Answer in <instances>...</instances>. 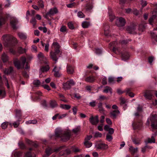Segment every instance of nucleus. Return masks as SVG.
Returning a JSON list of instances; mask_svg holds the SVG:
<instances>
[{
	"label": "nucleus",
	"instance_id": "obj_1",
	"mask_svg": "<svg viewBox=\"0 0 157 157\" xmlns=\"http://www.w3.org/2000/svg\"><path fill=\"white\" fill-rule=\"evenodd\" d=\"M2 38L6 47L13 46L17 43L16 38L10 35H5L2 36Z\"/></svg>",
	"mask_w": 157,
	"mask_h": 157
},
{
	"label": "nucleus",
	"instance_id": "obj_2",
	"mask_svg": "<svg viewBox=\"0 0 157 157\" xmlns=\"http://www.w3.org/2000/svg\"><path fill=\"white\" fill-rule=\"evenodd\" d=\"M56 136L60 137L63 141H66L68 140L71 136L70 132L67 131H63L60 129H56L55 132Z\"/></svg>",
	"mask_w": 157,
	"mask_h": 157
},
{
	"label": "nucleus",
	"instance_id": "obj_3",
	"mask_svg": "<svg viewBox=\"0 0 157 157\" xmlns=\"http://www.w3.org/2000/svg\"><path fill=\"white\" fill-rule=\"evenodd\" d=\"M21 63L20 60L17 59H15L14 60L13 62L14 66L17 69H20L24 67V65L26 61V58L24 57H22L21 59Z\"/></svg>",
	"mask_w": 157,
	"mask_h": 157
},
{
	"label": "nucleus",
	"instance_id": "obj_4",
	"mask_svg": "<svg viewBox=\"0 0 157 157\" xmlns=\"http://www.w3.org/2000/svg\"><path fill=\"white\" fill-rule=\"evenodd\" d=\"M150 121L151 122V127L155 129H157V115H151L148 119L147 121Z\"/></svg>",
	"mask_w": 157,
	"mask_h": 157
},
{
	"label": "nucleus",
	"instance_id": "obj_5",
	"mask_svg": "<svg viewBox=\"0 0 157 157\" xmlns=\"http://www.w3.org/2000/svg\"><path fill=\"white\" fill-rule=\"evenodd\" d=\"M75 82L72 79H70L62 84L63 88L65 90H69L71 86H74Z\"/></svg>",
	"mask_w": 157,
	"mask_h": 157
},
{
	"label": "nucleus",
	"instance_id": "obj_6",
	"mask_svg": "<svg viewBox=\"0 0 157 157\" xmlns=\"http://www.w3.org/2000/svg\"><path fill=\"white\" fill-rule=\"evenodd\" d=\"M127 42L125 40H123L121 41L120 42L118 43L116 41H114L110 43V44L111 46H113V52H115L116 50H118V49L117 46H122L123 45L126 44L127 43Z\"/></svg>",
	"mask_w": 157,
	"mask_h": 157
},
{
	"label": "nucleus",
	"instance_id": "obj_7",
	"mask_svg": "<svg viewBox=\"0 0 157 157\" xmlns=\"http://www.w3.org/2000/svg\"><path fill=\"white\" fill-rule=\"evenodd\" d=\"M58 10L56 7L52 8L50 9L48 12L46 13L45 17L47 19H48V16L51 17L52 16H53L58 13Z\"/></svg>",
	"mask_w": 157,
	"mask_h": 157
},
{
	"label": "nucleus",
	"instance_id": "obj_8",
	"mask_svg": "<svg viewBox=\"0 0 157 157\" xmlns=\"http://www.w3.org/2000/svg\"><path fill=\"white\" fill-rule=\"evenodd\" d=\"M60 52L59 49H55L54 52H51L50 55L51 58L56 63L58 59L57 57V55Z\"/></svg>",
	"mask_w": 157,
	"mask_h": 157
},
{
	"label": "nucleus",
	"instance_id": "obj_9",
	"mask_svg": "<svg viewBox=\"0 0 157 157\" xmlns=\"http://www.w3.org/2000/svg\"><path fill=\"white\" fill-rule=\"evenodd\" d=\"M17 20L15 17H12L10 20V24L12 27L14 29H17L16 25L18 23Z\"/></svg>",
	"mask_w": 157,
	"mask_h": 157
},
{
	"label": "nucleus",
	"instance_id": "obj_10",
	"mask_svg": "<svg viewBox=\"0 0 157 157\" xmlns=\"http://www.w3.org/2000/svg\"><path fill=\"white\" fill-rule=\"evenodd\" d=\"M126 23V21L124 18L120 17L117 19L116 22V24L119 27L124 26Z\"/></svg>",
	"mask_w": 157,
	"mask_h": 157
},
{
	"label": "nucleus",
	"instance_id": "obj_11",
	"mask_svg": "<svg viewBox=\"0 0 157 157\" xmlns=\"http://www.w3.org/2000/svg\"><path fill=\"white\" fill-rule=\"evenodd\" d=\"M89 121L92 124L96 125L99 121L98 116L96 115L94 117L91 116L89 118Z\"/></svg>",
	"mask_w": 157,
	"mask_h": 157
},
{
	"label": "nucleus",
	"instance_id": "obj_12",
	"mask_svg": "<svg viewBox=\"0 0 157 157\" xmlns=\"http://www.w3.org/2000/svg\"><path fill=\"white\" fill-rule=\"evenodd\" d=\"M95 147L98 149L105 150L108 148V146L107 144L104 143H100L96 144L95 145Z\"/></svg>",
	"mask_w": 157,
	"mask_h": 157
},
{
	"label": "nucleus",
	"instance_id": "obj_13",
	"mask_svg": "<svg viewBox=\"0 0 157 157\" xmlns=\"http://www.w3.org/2000/svg\"><path fill=\"white\" fill-rule=\"evenodd\" d=\"M153 94V91L147 90L145 92L144 96L146 98L149 100H151Z\"/></svg>",
	"mask_w": 157,
	"mask_h": 157
},
{
	"label": "nucleus",
	"instance_id": "obj_14",
	"mask_svg": "<svg viewBox=\"0 0 157 157\" xmlns=\"http://www.w3.org/2000/svg\"><path fill=\"white\" fill-rule=\"evenodd\" d=\"M37 57L39 59L43 62V63H47L46 58L45 57L43 54L41 52H40L37 55Z\"/></svg>",
	"mask_w": 157,
	"mask_h": 157
},
{
	"label": "nucleus",
	"instance_id": "obj_15",
	"mask_svg": "<svg viewBox=\"0 0 157 157\" xmlns=\"http://www.w3.org/2000/svg\"><path fill=\"white\" fill-rule=\"evenodd\" d=\"M136 25H134L132 26H128L127 28V31L128 33L131 34H135L136 33Z\"/></svg>",
	"mask_w": 157,
	"mask_h": 157
},
{
	"label": "nucleus",
	"instance_id": "obj_16",
	"mask_svg": "<svg viewBox=\"0 0 157 157\" xmlns=\"http://www.w3.org/2000/svg\"><path fill=\"white\" fill-rule=\"evenodd\" d=\"M60 69L61 68L60 67L59 69L56 66L53 69V71L54 72V75L55 77H59L61 76V75L59 72V71Z\"/></svg>",
	"mask_w": 157,
	"mask_h": 157
},
{
	"label": "nucleus",
	"instance_id": "obj_17",
	"mask_svg": "<svg viewBox=\"0 0 157 157\" xmlns=\"http://www.w3.org/2000/svg\"><path fill=\"white\" fill-rule=\"evenodd\" d=\"M54 151L51 148H47L46 150V155L43 156V157L48 156Z\"/></svg>",
	"mask_w": 157,
	"mask_h": 157
},
{
	"label": "nucleus",
	"instance_id": "obj_18",
	"mask_svg": "<svg viewBox=\"0 0 157 157\" xmlns=\"http://www.w3.org/2000/svg\"><path fill=\"white\" fill-rule=\"evenodd\" d=\"M129 150L132 155H134L135 153L138 151V148L137 147L135 148L132 146H130L129 148Z\"/></svg>",
	"mask_w": 157,
	"mask_h": 157
},
{
	"label": "nucleus",
	"instance_id": "obj_19",
	"mask_svg": "<svg viewBox=\"0 0 157 157\" xmlns=\"http://www.w3.org/2000/svg\"><path fill=\"white\" fill-rule=\"evenodd\" d=\"M94 80L95 78L94 77L91 76L87 77L85 79V80L86 82L90 83H92L94 81Z\"/></svg>",
	"mask_w": 157,
	"mask_h": 157
},
{
	"label": "nucleus",
	"instance_id": "obj_20",
	"mask_svg": "<svg viewBox=\"0 0 157 157\" xmlns=\"http://www.w3.org/2000/svg\"><path fill=\"white\" fill-rule=\"evenodd\" d=\"M120 113V112L118 110H116L110 112L111 116L113 118L116 117L117 115Z\"/></svg>",
	"mask_w": 157,
	"mask_h": 157
},
{
	"label": "nucleus",
	"instance_id": "obj_21",
	"mask_svg": "<svg viewBox=\"0 0 157 157\" xmlns=\"http://www.w3.org/2000/svg\"><path fill=\"white\" fill-rule=\"evenodd\" d=\"M67 72L69 74H72L74 72L73 67L70 65L67 66Z\"/></svg>",
	"mask_w": 157,
	"mask_h": 157
},
{
	"label": "nucleus",
	"instance_id": "obj_22",
	"mask_svg": "<svg viewBox=\"0 0 157 157\" xmlns=\"http://www.w3.org/2000/svg\"><path fill=\"white\" fill-rule=\"evenodd\" d=\"M49 69V67L48 65L43 67L40 69V74H41L42 72L47 71Z\"/></svg>",
	"mask_w": 157,
	"mask_h": 157
},
{
	"label": "nucleus",
	"instance_id": "obj_23",
	"mask_svg": "<svg viewBox=\"0 0 157 157\" xmlns=\"http://www.w3.org/2000/svg\"><path fill=\"white\" fill-rule=\"evenodd\" d=\"M13 70V68L12 67H10L9 68H6L3 71L5 74H9L11 73Z\"/></svg>",
	"mask_w": 157,
	"mask_h": 157
},
{
	"label": "nucleus",
	"instance_id": "obj_24",
	"mask_svg": "<svg viewBox=\"0 0 157 157\" xmlns=\"http://www.w3.org/2000/svg\"><path fill=\"white\" fill-rule=\"evenodd\" d=\"M109 26L108 25H106L104 26V31L105 35L107 36L109 33Z\"/></svg>",
	"mask_w": 157,
	"mask_h": 157
},
{
	"label": "nucleus",
	"instance_id": "obj_25",
	"mask_svg": "<svg viewBox=\"0 0 157 157\" xmlns=\"http://www.w3.org/2000/svg\"><path fill=\"white\" fill-rule=\"evenodd\" d=\"M136 110L137 112L135 113V115L136 116H139L140 115V113L142 112V107L139 105Z\"/></svg>",
	"mask_w": 157,
	"mask_h": 157
},
{
	"label": "nucleus",
	"instance_id": "obj_26",
	"mask_svg": "<svg viewBox=\"0 0 157 157\" xmlns=\"http://www.w3.org/2000/svg\"><path fill=\"white\" fill-rule=\"evenodd\" d=\"M2 59L3 62H6L8 61V57L5 53H3L2 56Z\"/></svg>",
	"mask_w": 157,
	"mask_h": 157
},
{
	"label": "nucleus",
	"instance_id": "obj_27",
	"mask_svg": "<svg viewBox=\"0 0 157 157\" xmlns=\"http://www.w3.org/2000/svg\"><path fill=\"white\" fill-rule=\"evenodd\" d=\"M109 14L110 21H112L114 19L115 16L111 10H109Z\"/></svg>",
	"mask_w": 157,
	"mask_h": 157
},
{
	"label": "nucleus",
	"instance_id": "obj_28",
	"mask_svg": "<svg viewBox=\"0 0 157 157\" xmlns=\"http://www.w3.org/2000/svg\"><path fill=\"white\" fill-rule=\"evenodd\" d=\"M109 92L110 94L112 93V89L111 88L108 86H106L105 89L103 90V92L105 93H108Z\"/></svg>",
	"mask_w": 157,
	"mask_h": 157
},
{
	"label": "nucleus",
	"instance_id": "obj_29",
	"mask_svg": "<svg viewBox=\"0 0 157 157\" xmlns=\"http://www.w3.org/2000/svg\"><path fill=\"white\" fill-rule=\"evenodd\" d=\"M6 92L4 88L0 89V98H2L5 97Z\"/></svg>",
	"mask_w": 157,
	"mask_h": 157
},
{
	"label": "nucleus",
	"instance_id": "obj_30",
	"mask_svg": "<svg viewBox=\"0 0 157 157\" xmlns=\"http://www.w3.org/2000/svg\"><path fill=\"white\" fill-rule=\"evenodd\" d=\"M58 95L59 97L60 100L65 103L68 102V101L65 99V97L63 94L59 93L58 94Z\"/></svg>",
	"mask_w": 157,
	"mask_h": 157
},
{
	"label": "nucleus",
	"instance_id": "obj_31",
	"mask_svg": "<svg viewBox=\"0 0 157 157\" xmlns=\"http://www.w3.org/2000/svg\"><path fill=\"white\" fill-rule=\"evenodd\" d=\"M90 23L88 21H85L82 23V26L84 28H88L90 25Z\"/></svg>",
	"mask_w": 157,
	"mask_h": 157
},
{
	"label": "nucleus",
	"instance_id": "obj_32",
	"mask_svg": "<svg viewBox=\"0 0 157 157\" xmlns=\"http://www.w3.org/2000/svg\"><path fill=\"white\" fill-rule=\"evenodd\" d=\"M50 105L52 108H54L56 107L57 106V104L56 102L54 101H51L50 102Z\"/></svg>",
	"mask_w": 157,
	"mask_h": 157
},
{
	"label": "nucleus",
	"instance_id": "obj_33",
	"mask_svg": "<svg viewBox=\"0 0 157 157\" xmlns=\"http://www.w3.org/2000/svg\"><path fill=\"white\" fill-rule=\"evenodd\" d=\"M5 20L6 19L3 15H0V26L5 23Z\"/></svg>",
	"mask_w": 157,
	"mask_h": 157
},
{
	"label": "nucleus",
	"instance_id": "obj_34",
	"mask_svg": "<svg viewBox=\"0 0 157 157\" xmlns=\"http://www.w3.org/2000/svg\"><path fill=\"white\" fill-rule=\"evenodd\" d=\"M18 35L19 37L21 39H25L27 38L26 35L24 33H18Z\"/></svg>",
	"mask_w": 157,
	"mask_h": 157
},
{
	"label": "nucleus",
	"instance_id": "obj_35",
	"mask_svg": "<svg viewBox=\"0 0 157 157\" xmlns=\"http://www.w3.org/2000/svg\"><path fill=\"white\" fill-rule=\"evenodd\" d=\"M122 58L124 60H126L128 59L129 57V55L128 53H126V54H122Z\"/></svg>",
	"mask_w": 157,
	"mask_h": 157
},
{
	"label": "nucleus",
	"instance_id": "obj_36",
	"mask_svg": "<svg viewBox=\"0 0 157 157\" xmlns=\"http://www.w3.org/2000/svg\"><path fill=\"white\" fill-rule=\"evenodd\" d=\"M84 144L86 147L87 148H89L92 145V143L89 141L86 140V141H85Z\"/></svg>",
	"mask_w": 157,
	"mask_h": 157
},
{
	"label": "nucleus",
	"instance_id": "obj_37",
	"mask_svg": "<svg viewBox=\"0 0 157 157\" xmlns=\"http://www.w3.org/2000/svg\"><path fill=\"white\" fill-rule=\"evenodd\" d=\"M156 17V15H154L152 16L149 19V24L151 25H152V23L154 19H155Z\"/></svg>",
	"mask_w": 157,
	"mask_h": 157
},
{
	"label": "nucleus",
	"instance_id": "obj_38",
	"mask_svg": "<svg viewBox=\"0 0 157 157\" xmlns=\"http://www.w3.org/2000/svg\"><path fill=\"white\" fill-rule=\"evenodd\" d=\"M60 107L63 109L67 110L70 109L71 108V106L70 105L66 104H61L60 105Z\"/></svg>",
	"mask_w": 157,
	"mask_h": 157
},
{
	"label": "nucleus",
	"instance_id": "obj_39",
	"mask_svg": "<svg viewBox=\"0 0 157 157\" xmlns=\"http://www.w3.org/2000/svg\"><path fill=\"white\" fill-rule=\"evenodd\" d=\"M37 123V121L36 120H29L26 122L25 123L26 124H35Z\"/></svg>",
	"mask_w": 157,
	"mask_h": 157
},
{
	"label": "nucleus",
	"instance_id": "obj_40",
	"mask_svg": "<svg viewBox=\"0 0 157 157\" xmlns=\"http://www.w3.org/2000/svg\"><path fill=\"white\" fill-rule=\"evenodd\" d=\"M52 46L56 49H59L60 47L59 43L56 42H54L52 44Z\"/></svg>",
	"mask_w": 157,
	"mask_h": 157
},
{
	"label": "nucleus",
	"instance_id": "obj_41",
	"mask_svg": "<svg viewBox=\"0 0 157 157\" xmlns=\"http://www.w3.org/2000/svg\"><path fill=\"white\" fill-rule=\"evenodd\" d=\"M152 38L155 40L157 41V35L154 32L151 31L150 32Z\"/></svg>",
	"mask_w": 157,
	"mask_h": 157
},
{
	"label": "nucleus",
	"instance_id": "obj_42",
	"mask_svg": "<svg viewBox=\"0 0 157 157\" xmlns=\"http://www.w3.org/2000/svg\"><path fill=\"white\" fill-rule=\"evenodd\" d=\"M96 102L95 100H92L89 102V105L92 107H94L96 105Z\"/></svg>",
	"mask_w": 157,
	"mask_h": 157
},
{
	"label": "nucleus",
	"instance_id": "obj_43",
	"mask_svg": "<svg viewBox=\"0 0 157 157\" xmlns=\"http://www.w3.org/2000/svg\"><path fill=\"white\" fill-rule=\"evenodd\" d=\"M44 82V81L43 82V83H41V85L45 89L47 90H50V88L49 86L47 85L44 84L43 83Z\"/></svg>",
	"mask_w": 157,
	"mask_h": 157
},
{
	"label": "nucleus",
	"instance_id": "obj_44",
	"mask_svg": "<svg viewBox=\"0 0 157 157\" xmlns=\"http://www.w3.org/2000/svg\"><path fill=\"white\" fill-rule=\"evenodd\" d=\"M38 6L40 7L43 8L44 7V2L42 0H39L38 2Z\"/></svg>",
	"mask_w": 157,
	"mask_h": 157
},
{
	"label": "nucleus",
	"instance_id": "obj_45",
	"mask_svg": "<svg viewBox=\"0 0 157 157\" xmlns=\"http://www.w3.org/2000/svg\"><path fill=\"white\" fill-rule=\"evenodd\" d=\"M145 28V26L143 25H140L139 26V30L141 32H143Z\"/></svg>",
	"mask_w": 157,
	"mask_h": 157
},
{
	"label": "nucleus",
	"instance_id": "obj_46",
	"mask_svg": "<svg viewBox=\"0 0 157 157\" xmlns=\"http://www.w3.org/2000/svg\"><path fill=\"white\" fill-rule=\"evenodd\" d=\"M78 16L80 18H84L85 17V15L81 11H79L78 13Z\"/></svg>",
	"mask_w": 157,
	"mask_h": 157
},
{
	"label": "nucleus",
	"instance_id": "obj_47",
	"mask_svg": "<svg viewBox=\"0 0 157 157\" xmlns=\"http://www.w3.org/2000/svg\"><path fill=\"white\" fill-rule=\"evenodd\" d=\"M8 124V122H5L3 123L1 127L2 129H5L7 128Z\"/></svg>",
	"mask_w": 157,
	"mask_h": 157
},
{
	"label": "nucleus",
	"instance_id": "obj_48",
	"mask_svg": "<svg viewBox=\"0 0 157 157\" xmlns=\"http://www.w3.org/2000/svg\"><path fill=\"white\" fill-rule=\"evenodd\" d=\"M120 101L121 105H122L125 104L127 100L124 98H120Z\"/></svg>",
	"mask_w": 157,
	"mask_h": 157
},
{
	"label": "nucleus",
	"instance_id": "obj_49",
	"mask_svg": "<svg viewBox=\"0 0 157 157\" xmlns=\"http://www.w3.org/2000/svg\"><path fill=\"white\" fill-rule=\"evenodd\" d=\"M132 141L136 145L140 144L141 143L140 140L139 139H134L132 140Z\"/></svg>",
	"mask_w": 157,
	"mask_h": 157
},
{
	"label": "nucleus",
	"instance_id": "obj_50",
	"mask_svg": "<svg viewBox=\"0 0 157 157\" xmlns=\"http://www.w3.org/2000/svg\"><path fill=\"white\" fill-rule=\"evenodd\" d=\"M155 143V139L153 136L151 137V138H149L147 141V143Z\"/></svg>",
	"mask_w": 157,
	"mask_h": 157
},
{
	"label": "nucleus",
	"instance_id": "obj_51",
	"mask_svg": "<svg viewBox=\"0 0 157 157\" xmlns=\"http://www.w3.org/2000/svg\"><path fill=\"white\" fill-rule=\"evenodd\" d=\"M80 128V126H78L72 130L73 132L75 133H77L79 132Z\"/></svg>",
	"mask_w": 157,
	"mask_h": 157
},
{
	"label": "nucleus",
	"instance_id": "obj_52",
	"mask_svg": "<svg viewBox=\"0 0 157 157\" xmlns=\"http://www.w3.org/2000/svg\"><path fill=\"white\" fill-rule=\"evenodd\" d=\"M31 47V50L32 52H37V48L36 46L35 45H32Z\"/></svg>",
	"mask_w": 157,
	"mask_h": 157
},
{
	"label": "nucleus",
	"instance_id": "obj_53",
	"mask_svg": "<svg viewBox=\"0 0 157 157\" xmlns=\"http://www.w3.org/2000/svg\"><path fill=\"white\" fill-rule=\"evenodd\" d=\"M33 84L34 85L38 86L40 85V84H41V83L40 80L36 79L33 81Z\"/></svg>",
	"mask_w": 157,
	"mask_h": 157
},
{
	"label": "nucleus",
	"instance_id": "obj_54",
	"mask_svg": "<svg viewBox=\"0 0 157 157\" xmlns=\"http://www.w3.org/2000/svg\"><path fill=\"white\" fill-rule=\"evenodd\" d=\"M150 148V147L147 145L141 148V151L143 153H145L147 148Z\"/></svg>",
	"mask_w": 157,
	"mask_h": 157
},
{
	"label": "nucleus",
	"instance_id": "obj_55",
	"mask_svg": "<svg viewBox=\"0 0 157 157\" xmlns=\"http://www.w3.org/2000/svg\"><path fill=\"white\" fill-rule=\"evenodd\" d=\"M106 139L108 141H110L112 140L113 137L111 135L107 134L106 135Z\"/></svg>",
	"mask_w": 157,
	"mask_h": 157
},
{
	"label": "nucleus",
	"instance_id": "obj_56",
	"mask_svg": "<svg viewBox=\"0 0 157 157\" xmlns=\"http://www.w3.org/2000/svg\"><path fill=\"white\" fill-rule=\"evenodd\" d=\"M68 26L69 27V28L71 29H74V26L73 24V23L70 22L68 23Z\"/></svg>",
	"mask_w": 157,
	"mask_h": 157
},
{
	"label": "nucleus",
	"instance_id": "obj_57",
	"mask_svg": "<svg viewBox=\"0 0 157 157\" xmlns=\"http://www.w3.org/2000/svg\"><path fill=\"white\" fill-rule=\"evenodd\" d=\"M67 115V113L63 114L61 115H59V114L58 119H62L65 118Z\"/></svg>",
	"mask_w": 157,
	"mask_h": 157
},
{
	"label": "nucleus",
	"instance_id": "obj_58",
	"mask_svg": "<svg viewBox=\"0 0 157 157\" xmlns=\"http://www.w3.org/2000/svg\"><path fill=\"white\" fill-rule=\"evenodd\" d=\"M102 135V134L101 133L99 132H97L95 133L94 136L95 137H101Z\"/></svg>",
	"mask_w": 157,
	"mask_h": 157
},
{
	"label": "nucleus",
	"instance_id": "obj_59",
	"mask_svg": "<svg viewBox=\"0 0 157 157\" xmlns=\"http://www.w3.org/2000/svg\"><path fill=\"white\" fill-rule=\"evenodd\" d=\"M115 80L114 78L113 77H110L108 78L109 82L111 83H113L115 82Z\"/></svg>",
	"mask_w": 157,
	"mask_h": 157
},
{
	"label": "nucleus",
	"instance_id": "obj_60",
	"mask_svg": "<svg viewBox=\"0 0 157 157\" xmlns=\"http://www.w3.org/2000/svg\"><path fill=\"white\" fill-rule=\"evenodd\" d=\"M49 42L47 43V44H45L44 46V50L47 52L48 51L49 47Z\"/></svg>",
	"mask_w": 157,
	"mask_h": 157
},
{
	"label": "nucleus",
	"instance_id": "obj_61",
	"mask_svg": "<svg viewBox=\"0 0 157 157\" xmlns=\"http://www.w3.org/2000/svg\"><path fill=\"white\" fill-rule=\"evenodd\" d=\"M141 4L143 7H144L147 5V3L146 1L142 0L141 2Z\"/></svg>",
	"mask_w": 157,
	"mask_h": 157
},
{
	"label": "nucleus",
	"instance_id": "obj_62",
	"mask_svg": "<svg viewBox=\"0 0 157 157\" xmlns=\"http://www.w3.org/2000/svg\"><path fill=\"white\" fill-rule=\"evenodd\" d=\"M60 31L62 32H65L66 31V27L65 26H62L60 29Z\"/></svg>",
	"mask_w": 157,
	"mask_h": 157
},
{
	"label": "nucleus",
	"instance_id": "obj_63",
	"mask_svg": "<svg viewBox=\"0 0 157 157\" xmlns=\"http://www.w3.org/2000/svg\"><path fill=\"white\" fill-rule=\"evenodd\" d=\"M102 51L101 49L98 48H96L95 49V53L97 55H100L101 54Z\"/></svg>",
	"mask_w": 157,
	"mask_h": 157
},
{
	"label": "nucleus",
	"instance_id": "obj_64",
	"mask_svg": "<svg viewBox=\"0 0 157 157\" xmlns=\"http://www.w3.org/2000/svg\"><path fill=\"white\" fill-rule=\"evenodd\" d=\"M25 156L27 157H35V155L34 156H32L31 153L29 152H28L26 153Z\"/></svg>",
	"mask_w": 157,
	"mask_h": 157
}]
</instances>
